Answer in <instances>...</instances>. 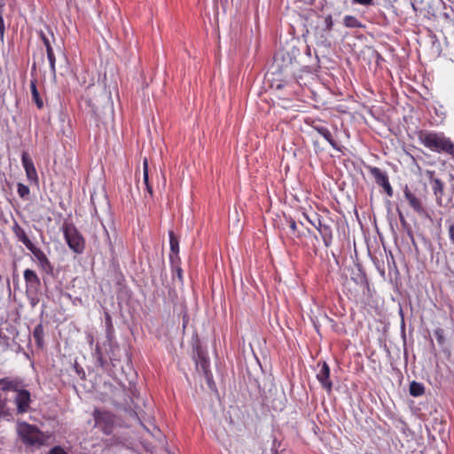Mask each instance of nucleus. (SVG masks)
<instances>
[{"instance_id": "3", "label": "nucleus", "mask_w": 454, "mask_h": 454, "mask_svg": "<svg viewBox=\"0 0 454 454\" xmlns=\"http://www.w3.org/2000/svg\"><path fill=\"white\" fill-rule=\"evenodd\" d=\"M65 238L68 247L76 254L82 253L84 249V239L79 231L71 225H67L64 231Z\"/></svg>"}, {"instance_id": "14", "label": "nucleus", "mask_w": 454, "mask_h": 454, "mask_svg": "<svg viewBox=\"0 0 454 454\" xmlns=\"http://www.w3.org/2000/svg\"><path fill=\"white\" fill-rule=\"evenodd\" d=\"M13 231H14L16 237L18 238V239L20 242H22L28 250L32 249L35 247V245L32 243V241L27 236L25 231L20 226H19L18 224H15L13 226Z\"/></svg>"}, {"instance_id": "30", "label": "nucleus", "mask_w": 454, "mask_h": 454, "mask_svg": "<svg viewBox=\"0 0 454 454\" xmlns=\"http://www.w3.org/2000/svg\"><path fill=\"white\" fill-rule=\"evenodd\" d=\"M325 30H327V31H331L333 29V20L332 15L329 14L325 18Z\"/></svg>"}, {"instance_id": "1", "label": "nucleus", "mask_w": 454, "mask_h": 454, "mask_svg": "<svg viewBox=\"0 0 454 454\" xmlns=\"http://www.w3.org/2000/svg\"><path fill=\"white\" fill-rule=\"evenodd\" d=\"M17 432L21 440L28 445H43L51 437L50 434L26 422L18 423Z\"/></svg>"}, {"instance_id": "20", "label": "nucleus", "mask_w": 454, "mask_h": 454, "mask_svg": "<svg viewBox=\"0 0 454 454\" xmlns=\"http://www.w3.org/2000/svg\"><path fill=\"white\" fill-rule=\"evenodd\" d=\"M143 177H144V182L146 185L147 191L149 192L150 194H152L153 190H152V187L148 184V161H147L146 158H145L144 161H143Z\"/></svg>"}, {"instance_id": "33", "label": "nucleus", "mask_w": 454, "mask_h": 454, "mask_svg": "<svg viewBox=\"0 0 454 454\" xmlns=\"http://www.w3.org/2000/svg\"><path fill=\"white\" fill-rule=\"evenodd\" d=\"M42 39H43V43L45 45L46 51H48V49H52L48 38H46L44 35H42Z\"/></svg>"}, {"instance_id": "4", "label": "nucleus", "mask_w": 454, "mask_h": 454, "mask_svg": "<svg viewBox=\"0 0 454 454\" xmlns=\"http://www.w3.org/2000/svg\"><path fill=\"white\" fill-rule=\"evenodd\" d=\"M369 171L371 175L374 177L377 184L383 188L387 196L392 197L393 188L389 183L387 172L383 171L382 169L377 167H370Z\"/></svg>"}, {"instance_id": "22", "label": "nucleus", "mask_w": 454, "mask_h": 454, "mask_svg": "<svg viewBox=\"0 0 454 454\" xmlns=\"http://www.w3.org/2000/svg\"><path fill=\"white\" fill-rule=\"evenodd\" d=\"M46 52H47V58H48V60L50 63L51 71L52 74L55 75V74H56V66H55L56 59H55V56L53 53V50L48 49V51Z\"/></svg>"}, {"instance_id": "10", "label": "nucleus", "mask_w": 454, "mask_h": 454, "mask_svg": "<svg viewBox=\"0 0 454 454\" xmlns=\"http://www.w3.org/2000/svg\"><path fill=\"white\" fill-rule=\"evenodd\" d=\"M314 226L320 233L325 246L326 247H329L333 241V231L331 226L325 223H322L320 219H317V223H314Z\"/></svg>"}, {"instance_id": "15", "label": "nucleus", "mask_w": 454, "mask_h": 454, "mask_svg": "<svg viewBox=\"0 0 454 454\" xmlns=\"http://www.w3.org/2000/svg\"><path fill=\"white\" fill-rule=\"evenodd\" d=\"M24 278H25V281H26L27 286H29L31 288L36 287L40 283V280H39L37 275L32 270L27 269L24 271Z\"/></svg>"}, {"instance_id": "36", "label": "nucleus", "mask_w": 454, "mask_h": 454, "mask_svg": "<svg viewBox=\"0 0 454 454\" xmlns=\"http://www.w3.org/2000/svg\"><path fill=\"white\" fill-rule=\"evenodd\" d=\"M89 341H90V345H92V343H93V338H92L91 336H90V340H89Z\"/></svg>"}, {"instance_id": "8", "label": "nucleus", "mask_w": 454, "mask_h": 454, "mask_svg": "<svg viewBox=\"0 0 454 454\" xmlns=\"http://www.w3.org/2000/svg\"><path fill=\"white\" fill-rule=\"evenodd\" d=\"M434 171H427V175L429 178L434 194L436 197L437 203L442 205V198L444 192V184L439 178L434 177Z\"/></svg>"}, {"instance_id": "34", "label": "nucleus", "mask_w": 454, "mask_h": 454, "mask_svg": "<svg viewBox=\"0 0 454 454\" xmlns=\"http://www.w3.org/2000/svg\"><path fill=\"white\" fill-rule=\"evenodd\" d=\"M256 363H257V364H259V365H260V367H261V369H262V371L263 372H267V364H266V363H264V364H262L260 363V361H259V359H258V358H257V360H256Z\"/></svg>"}, {"instance_id": "12", "label": "nucleus", "mask_w": 454, "mask_h": 454, "mask_svg": "<svg viewBox=\"0 0 454 454\" xmlns=\"http://www.w3.org/2000/svg\"><path fill=\"white\" fill-rule=\"evenodd\" d=\"M404 197L408 200L411 207L419 214L424 213V207L421 200L415 196V194L406 185L403 190Z\"/></svg>"}, {"instance_id": "11", "label": "nucleus", "mask_w": 454, "mask_h": 454, "mask_svg": "<svg viewBox=\"0 0 454 454\" xmlns=\"http://www.w3.org/2000/svg\"><path fill=\"white\" fill-rule=\"evenodd\" d=\"M312 128L318 132L330 145L333 148L337 151H340V145L339 143L333 138L330 130L321 124L314 123Z\"/></svg>"}, {"instance_id": "13", "label": "nucleus", "mask_w": 454, "mask_h": 454, "mask_svg": "<svg viewBox=\"0 0 454 454\" xmlns=\"http://www.w3.org/2000/svg\"><path fill=\"white\" fill-rule=\"evenodd\" d=\"M29 251L32 252V254H34L35 258L36 259L39 266L46 272H50L52 270V267L51 265V262L50 261L48 260V258L46 257V255L44 254V253L37 248L35 246L30 249Z\"/></svg>"}, {"instance_id": "19", "label": "nucleus", "mask_w": 454, "mask_h": 454, "mask_svg": "<svg viewBox=\"0 0 454 454\" xmlns=\"http://www.w3.org/2000/svg\"><path fill=\"white\" fill-rule=\"evenodd\" d=\"M169 236V244H170V249L173 254H177L179 252V242L178 239L175 237L173 231L168 232Z\"/></svg>"}, {"instance_id": "23", "label": "nucleus", "mask_w": 454, "mask_h": 454, "mask_svg": "<svg viewBox=\"0 0 454 454\" xmlns=\"http://www.w3.org/2000/svg\"><path fill=\"white\" fill-rule=\"evenodd\" d=\"M271 454H286V450L282 447L281 442H278L274 440L271 447Z\"/></svg>"}, {"instance_id": "21", "label": "nucleus", "mask_w": 454, "mask_h": 454, "mask_svg": "<svg viewBox=\"0 0 454 454\" xmlns=\"http://www.w3.org/2000/svg\"><path fill=\"white\" fill-rule=\"evenodd\" d=\"M4 7V3L3 2V0H0V38L2 41H4V31H5V26H4V17H3Z\"/></svg>"}, {"instance_id": "29", "label": "nucleus", "mask_w": 454, "mask_h": 454, "mask_svg": "<svg viewBox=\"0 0 454 454\" xmlns=\"http://www.w3.org/2000/svg\"><path fill=\"white\" fill-rule=\"evenodd\" d=\"M351 3L353 4H360V5H363V6H372L374 4V2L373 0H351Z\"/></svg>"}, {"instance_id": "9", "label": "nucleus", "mask_w": 454, "mask_h": 454, "mask_svg": "<svg viewBox=\"0 0 454 454\" xmlns=\"http://www.w3.org/2000/svg\"><path fill=\"white\" fill-rule=\"evenodd\" d=\"M317 379L328 393L332 392L333 382L330 380V368L325 362L322 364L321 369L317 374Z\"/></svg>"}, {"instance_id": "27", "label": "nucleus", "mask_w": 454, "mask_h": 454, "mask_svg": "<svg viewBox=\"0 0 454 454\" xmlns=\"http://www.w3.org/2000/svg\"><path fill=\"white\" fill-rule=\"evenodd\" d=\"M197 366H200L201 369L203 370V372L205 373H207V370H208L209 364H208V361L205 357L201 356L200 361L197 362Z\"/></svg>"}, {"instance_id": "32", "label": "nucleus", "mask_w": 454, "mask_h": 454, "mask_svg": "<svg viewBox=\"0 0 454 454\" xmlns=\"http://www.w3.org/2000/svg\"><path fill=\"white\" fill-rule=\"evenodd\" d=\"M449 237L451 241V243L454 245V223H451L449 226Z\"/></svg>"}, {"instance_id": "2", "label": "nucleus", "mask_w": 454, "mask_h": 454, "mask_svg": "<svg viewBox=\"0 0 454 454\" xmlns=\"http://www.w3.org/2000/svg\"><path fill=\"white\" fill-rule=\"evenodd\" d=\"M420 142L425 147L438 153H445L451 140L442 133L420 131L419 135Z\"/></svg>"}, {"instance_id": "35", "label": "nucleus", "mask_w": 454, "mask_h": 454, "mask_svg": "<svg viewBox=\"0 0 454 454\" xmlns=\"http://www.w3.org/2000/svg\"><path fill=\"white\" fill-rule=\"evenodd\" d=\"M289 226L294 231L296 230V223L294 220L290 221Z\"/></svg>"}, {"instance_id": "25", "label": "nucleus", "mask_w": 454, "mask_h": 454, "mask_svg": "<svg viewBox=\"0 0 454 454\" xmlns=\"http://www.w3.org/2000/svg\"><path fill=\"white\" fill-rule=\"evenodd\" d=\"M286 85V81H282L278 79H272L270 87L275 88L276 90H282Z\"/></svg>"}, {"instance_id": "31", "label": "nucleus", "mask_w": 454, "mask_h": 454, "mask_svg": "<svg viewBox=\"0 0 454 454\" xmlns=\"http://www.w3.org/2000/svg\"><path fill=\"white\" fill-rule=\"evenodd\" d=\"M49 454H67L61 447L56 446L52 448Z\"/></svg>"}, {"instance_id": "7", "label": "nucleus", "mask_w": 454, "mask_h": 454, "mask_svg": "<svg viewBox=\"0 0 454 454\" xmlns=\"http://www.w3.org/2000/svg\"><path fill=\"white\" fill-rule=\"evenodd\" d=\"M21 161L26 171L27 180L32 184H37L38 176L36 169L35 168L34 162L26 153L22 154Z\"/></svg>"}, {"instance_id": "5", "label": "nucleus", "mask_w": 454, "mask_h": 454, "mask_svg": "<svg viewBox=\"0 0 454 454\" xmlns=\"http://www.w3.org/2000/svg\"><path fill=\"white\" fill-rule=\"evenodd\" d=\"M95 426L99 427L105 434L111 432V427L114 424L113 415L106 411H94Z\"/></svg>"}, {"instance_id": "17", "label": "nucleus", "mask_w": 454, "mask_h": 454, "mask_svg": "<svg viewBox=\"0 0 454 454\" xmlns=\"http://www.w3.org/2000/svg\"><path fill=\"white\" fill-rule=\"evenodd\" d=\"M343 24L346 27L349 28L363 27L362 23L352 15H346L343 19Z\"/></svg>"}, {"instance_id": "28", "label": "nucleus", "mask_w": 454, "mask_h": 454, "mask_svg": "<svg viewBox=\"0 0 454 454\" xmlns=\"http://www.w3.org/2000/svg\"><path fill=\"white\" fill-rule=\"evenodd\" d=\"M9 416V412L6 410V402L0 398V418H5Z\"/></svg>"}, {"instance_id": "26", "label": "nucleus", "mask_w": 454, "mask_h": 454, "mask_svg": "<svg viewBox=\"0 0 454 454\" xmlns=\"http://www.w3.org/2000/svg\"><path fill=\"white\" fill-rule=\"evenodd\" d=\"M434 336L438 341L439 344H443L444 343V331L442 329V328H437L434 330Z\"/></svg>"}, {"instance_id": "16", "label": "nucleus", "mask_w": 454, "mask_h": 454, "mask_svg": "<svg viewBox=\"0 0 454 454\" xmlns=\"http://www.w3.org/2000/svg\"><path fill=\"white\" fill-rule=\"evenodd\" d=\"M409 391H410L411 395H412L414 397H418V396L422 395L425 393V387L421 383H419L417 381H412L410 384Z\"/></svg>"}, {"instance_id": "18", "label": "nucleus", "mask_w": 454, "mask_h": 454, "mask_svg": "<svg viewBox=\"0 0 454 454\" xmlns=\"http://www.w3.org/2000/svg\"><path fill=\"white\" fill-rule=\"evenodd\" d=\"M30 88H31V93H32V98H33L34 102L35 103V105L37 106L38 108H42L43 106V101L40 98L39 92H38L34 82H31Z\"/></svg>"}, {"instance_id": "6", "label": "nucleus", "mask_w": 454, "mask_h": 454, "mask_svg": "<svg viewBox=\"0 0 454 454\" xmlns=\"http://www.w3.org/2000/svg\"><path fill=\"white\" fill-rule=\"evenodd\" d=\"M30 393L25 389L15 390L14 403L19 413L27 412L30 405Z\"/></svg>"}, {"instance_id": "24", "label": "nucleus", "mask_w": 454, "mask_h": 454, "mask_svg": "<svg viewBox=\"0 0 454 454\" xmlns=\"http://www.w3.org/2000/svg\"><path fill=\"white\" fill-rule=\"evenodd\" d=\"M17 192L21 198H27L30 192L29 188L21 183L18 184Z\"/></svg>"}]
</instances>
